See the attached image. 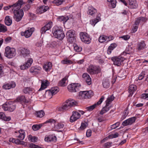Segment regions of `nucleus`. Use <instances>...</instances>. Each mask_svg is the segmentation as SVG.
Segmentation results:
<instances>
[{"label": "nucleus", "instance_id": "obj_48", "mask_svg": "<svg viewBox=\"0 0 148 148\" xmlns=\"http://www.w3.org/2000/svg\"><path fill=\"white\" fill-rule=\"evenodd\" d=\"M7 30V27L3 24L0 23V32L4 33Z\"/></svg>", "mask_w": 148, "mask_h": 148}, {"label": "nucleus", "instance_id": "obj_24", "mask_svg": "<svg viewBox=\"0 0 148 148\" xmlns=\"http://www.w3.org/2000/svg\"><path fill=\"white\" fill-rule=\"evenodd\" d=\"M15 83L14 82H11L9 83L5 84L3 86V88L5 89H9L11 88H14L16 86Z\"/></svg>", "mask_w": 148, "mask_h": 148}, {"label": "nucleus", "instance_id": "obj_36", "mask_svg": "<svg viewBox=\"0 0 148 148\" xmlns=\"http://www.w3.org/2000/svg\"><path fill=\"white\" fill-rule=\"evenodd\" d=\"M5 22L6 25H10L12 23V18L8 16H6L5 18Z\"/></svg>", "mask_w": 148, "mask_h": 148}, {"label": "nucleus", "instance_id": "obj_7", "mask_svg": "<svg viewBox=\"0 0 148 148\" xmlns=\"http://www.w3.org/2000/svg\"><path fill=\"white\" fill-rule=\"evenodd\" d=\"M79 35L82 42L87 44L90 42L91 38L87 33L85 32H81L79 34Z\"/></svg>", "mask_w": 148, "mask_h": 148}, {"label": "nucleus", "instance_id": "obj_29", "mask_svg": "<svg viewBox=\"0 0 148 148\" xmlns=\"http://www.w3.org/2000/svg\"><path fill=\"white\" fill-rule=\"evenodd\" d=\"M97 12V10L95 8L92 7H90L88 8L87 14L89 15L93 16Z\"/></svg>", "mask_w": 148, "mask_h": 148}, {"label": "nucleus", "instance_id": "obj_4", "mask_svg": "<svg viewBox=\"0 0 148 148\" xmlns=\"http://www.w3.org/2000/svg\"><path fill=\"white\" fill-rule=\"evenodd\" d=\"M93 95V93L91 90L81 91L79 93L78 98L80 99H88Z\"/></svg>", "mask_w": 148, "mask_h": 148}, {"label": "nucleus", "instance_id": "obj_2", "mask_svg": "<svg viewBox=\"0 0 148 148\" xmlns=\"http://www.w3.org/2000/svg\"><path fill=\"white\" fill-rule=\"evenodd\" d=\"M16 55V49L14 48L6 47L5 49V56L8 58H12Z\"/></svg>", "mask_w": 148, "mask_h": 148}, {"label": "nucleus", "instance_id": "obj_17", "mask_svg": "<svg viewBox=\"0 0 148 148\" xmlns=\"http://www.w3.org/2000/svg\"><path fill=\"white\" fill-rule=\"evenodd\" d=\"M52 23L51 22H48L42 28L41 33L42 34L45 33L46 32L49 30L52 27Z\"/></svg>", "mask_w": 148, "mask_h": 148}, {"label": "nucleus", "instance_id": "obj_59", "mask_svg": "<svg viewBox=\"0 0 148 148\" xmlns=\"http://www.w3.org/2000/svg\"><path fill=\"white\" fill-rule=\"evenodd\" d=\"M30 72L31 73H35V74H37L38 73V71H36V70L35 66L31 67L30 70Z\"/></svg>", "mask_w": 148, "mask_h": 148}, {"label": "nucleus", "instance_id": "obj_58", "mask_svg": "<svg viewBox=\"0 0 148 148\" xmlns=\"http://www.w3.org/2000/svg\"><path fill=\"white\" fill-rule=\"evenodd\" d=\"M128 114V112L127 110H125L123 113V114L121 117V119L122 120L125 119L127 116Z\"/></svg>", "mask_w": 148, "mask_h": 148}, {"label": "nucleus", "instance_id": "obj_60", "mask_svg": "<svg viewBox=\"0 0 148 148\" xmlns=\"http://www.w3.org/2000/svg\"><path fill=\"white\" fill-rule=\"evenodd\" d=\"M9 103L4 104L2 106V108L5 111H9Z\"/></svg>", "mask_w": 148, "mask_h": 148}, {"label": "nucleus", "instance_id": "obj_11", "mask_svg": "<svg viewBox=\"0 0 148 148\" xmlns=\"http://www.w3.org/2000/svg\"><path fill=\"white\" fill-rule=\"evenodd\" d=\"M34 30V27L29 28L24 32H21V35L22 36H24L26 38H28L31 36Z\"/></svg>", "mask_w": 148, "mask_h": 148}, {"label": "nucleus", "instance_id": "obj_43", "mask_svg": "<svg viewBox=\"0 0 148 148\" xmlns=\"http://www.w3.org/2000/svg\"><path fill=\"white\" fill-rule=\"evenodd\" d=\"M49 90L53 95L56 94L59 91V89L58 87H56L52 88Z\"/></svg>", "mask_w": 148, "mask_h": 148}, {"label": "nucleus", "instance_id": "obj_10", "mask_svg": "<svg viewBox=\"0 0 148 148\" xmlns=\"http://www.w3.org/2000/svg\"><path fill=\"white\" fill-rule=\"evenodd\" d=\"M20 52V55L25 58L29 57L30 56V51L29 50L24 47H22L19 50Z\"/></svg>", "mask_w": 148, "mask_h": 148}, {"label": "nucleus", "instance_id": "obj_20", "mask_svg": "<svg viewBox=\"0 0 148 148\" xmlns=\"http://www.w3.org/2000/svg\"><path fill=\"white\" fill-rule=\"evenodd\" d=\"M25 3L23 0H19L16 3L13 5L14 10H21L22 5Z\"/></svg>", "mask_w": 148, "mask_h": 148}, {"label": "nucleus", "instance_id": "obj_63", "mask_svg": "<svg viewBox=\"0 0 148 148\" xmlns=\"http://www.w3.org/2000/svg\"><path fill=\"white\" fill-rule=\"evenodd\" d=\"M120 38H122L125 40H128L130 38V36L129 35H124L120 37Z\"/></svg>", "mask_w": 148, "mask_h": 148}, {"label": "nucleus", "instance_id": "obj_44", "mask_svg": "<svg viewBox=\"0 0 148 148\" xmlns=\"http://www.w3.org/2000/svg\"><path fill=\"white\" fill-rule=\"evenodd\" d=\"M9 111L10 112L13 111L16 108V105L14 103L12 104L9 103Z\"/></svg>", "mask_w": 148, "mask_h": 148}, {"label": "nucleus", "instance_id": "obj_45", "mask_svg": "<svg viewBox=\"0 0 148 148\" xmlns=\"http://www.w3.org/2000/svg\"><path fill=\"white\" fill-rule=\"evenodd\" d=\"M69 19L68 16H62L58 18L59 20L60 21H62L63 23H65Z\"/></svg>", "mask_w": 148, "mask_h": 148}, {"label": "nucleus", "instance_id": "obj_50", "mask_svg": "<svg viewBox=\"0 0 148 148\" xmlns=\"http://www.w3.org/2000/svg\"><path fill=\"white\" fill-rule=\"evenodd\" d=\"M53 95L52 94L50 90H47L46 91L45 96L48 99H50L52 98Z\"/></svg>", "mask_w": 148, "mask_h": 148}, {"label": "nucleus", "instance_id": "obj_21", "mask_svg": "<svg viewBox=\"0 0 148 148\" xmlns=\"http://www.w3.org/2000/svg\"><path fill=\"white\" fill-rule=\"evenodd\" d=\"M101 14L100 13L98 14L96 18L92 19L90 21V23L94 26L96 23L101 20Z\"/></svg>", "mask_w": 148, "mask_h": 148}, {"label": "nucleus", "instance_id": "obj_61", "mask_svg": "<svg viewBox=\"0 0 148 148\" xmlns=\"http://www.w3.org/2000/svg\"><path fill=\"white\" fill-rule=\"evenodd\" d=\"M14 8L13 5H9L4 7L3 9L5 10H7L10 8H11L13 11L14 10V9H13Z\"/></svg>", "mask_w": 148, "mask_h": 148}, {"label": "nucleus", "instance_id": "obj_40", "mask_svg": "<svg viewBox=\"0 0 148 148\" xmlns=\"http://www.w3.org/2000/svg\"><path fill=\"white\" fill-rule=\"evenodd\" d=\"M56 123L55 120L50 119L49 120H48L47 121H46L44 123H40L39 124V125H38L39 127V129L42 127V126L45 124L46 123Z\"/></svg>", "mask_w": 148, "mask_h": 148}, {"label": "nucleus", "instance_id": "obj_51", "mask_svg": "<svg viewBox=\"0 0 148 148\" xmlns=\"http://www.w3.org/2000/svg\"><path fill=\"white\" fill-rule=\"evenodd\" d=\"M45 115V113L44 111L41 110L40 111L36 112V115L37 116V117L42 118V117Z\"/></svg>", "mask_w": 148, "mask_h": 148}, {"label": "nucleus", "instance_id": "obj_49", "mask_svg": "<svg viewBox=\"0 0 148 148\" xmlns=\"http://www.w3.org/2000/svg\"><path fill=\"white\" fill-rule=\"evenodd\" d=\"M107 1L111 4L112 8H114L116 7V0H107Z\"/></svg>", "mask_w": 148, "mask_h": 148}, {"label": "nucleus", "instance_id": "obj_39", "mask_svg": "<svg viewBox=\"0 0 148 148\" xmlns=\"http://www.w3.org/2000/svg\"><path fill=\"white\" fill-rule=\"evenodd\" d=\"M110 82L108 79H106L103 80L102 84L104 88H108L109 87L110 85Z\"/></svg>", "mask_w": 148, "mask_h": 148}, {"label": "nucleus", "instance_id": "obj_19", "mask_svg": "<svg viewBox=\"0 0 148 148\" xmlns=\"http://www.w3.org/2000/svg\"><path fill=\"white\" fill-rule=\"evenodd\" d=\"M134 51L133 47L131 46H128L127 47L125 51L121 53V55L125 56L126 54H130L132 53Z\"/></svg>", "mask_w": 148, "mask_h": 148}, {"label": "nucleus", "instance_id": "obj_9", "mask_svg": "<svg viewBox=\"0 0 148 148\" xmlns=\"http://www.w3.org/2000/svg\"><path fill=\"white\" fill-rule=\"evenodd\" d=\"M146 21V19L144 17H140L137 18L135 22L134 25L132 29L133 32L134 33L136 32L138 27V25L139 23L141 22H145Z\"/></svg>", "mask_w": 148, "mask_h": 148}, {"label": "nucleus", "instance_id": "obj_53", "mask_svg": "<svg viewBox=\"0 0 148 148\" xmlns=\"http://www.w3.org/2000/svg\"><path fill=\"white\" fill-rule=\"evenodd\" d=\"M33 60L32 58H28L27 60L25 63V64L27 65V66H28L29 67L31 66L32 64L33 63Z\"/></svg>", "mask_w": 148, "mask_h": 148}, {"label": "nucleus", "instance_id": "obj_38", "mask_svg": "<svg viewBox=\"0 0 148 148\" xmlns=\"http://www.w3.org/2000/svg\"><path fill=\"white\" fill-rule=\"evenodd\" d=\"M0 119L5 121H9L11 118L9 116H6L5 114L3 112H0Z\"/></svg>", "mask_w": 148, "mask_h": 148}, {"label": "nucleus", "instance_id": "obj_3", "mask_svg": "<svg viewBox=\"0 0 148 148\" xmlns=\"http://www.w3.org/2000/svg\"><path fill=\"white\" fill-rule=\"evenodd\" d=\"M13 13L14 15L13 17L16 21L18 22L22 20L24 15V13L22 9L14 10Z\"/></svg>", "mask_w": 148, "mask_h": 148}, {"label": "nucleus", "instance_id": "obj_15", "mask_svg": "<svg viewBox=\"0 0 148 148\" xmlns=\"http://www.w3.org/2000/svg\"><path fill=\"white\" fill-rule=\"evenodd\" d=\"M104 98L105 97L104 96H102L101 98L99 100V101L96 103L94 104L93 105L90 106L89 107H87L86 108L87 110L89 111L92 110L95 108L97 105H100L102 103L103 101Z\"/></svg>", "mask_w": 148, "mask_h": 148}, {"label": "nucleus", "instance_id": "obj_22", "mask_svg": "<svg viewBox=\"0 0 148 148\" xmlns=\"http://www.w3.org/2000/svg\"><path fill=\"white\" fill-rule=\"evenodd\" d=\"M70 108V107L66 101L65 103L62 106L58 107L57 110L58 111H62L67 110Z\"/></svg>", "mask_w": 148, "mask_h": 148}, {"label": "nucleus", "instance_id": "obj_35", "mask_svg": "<svg viewBox=\"0 0 148 148\" xmlns=\"http://www.w3.org/2000/svg\"><path fill=\"white\" fill-rule=\"evenodd\" d=\"M117 46V45L115 43L111 44L108 47L107 50V53L110 54L111 53L112 51Z\"/></svg>", "mask_w": 148, "mask_h": 148}, {"label": "nucleus", "instance_id": "obj_64", "mask_svg": "<svg viewBox=\"0 0 148 148\" xmlns=\"http://www.w3.org/2000/svg\"><path fill=\"white\" fill-rule=\"evenodd\" d=\"M29 138H30V140L32 142H36L37 139V138L36 136L32 137L31 136H29Z\"/></svg>", "mask_w": 148, "mask_h": 148}, {"label": "nucleus", "instance_id": "obj_6", "mask_svg": "<svg viewBox=\"0 0 148 148\" xmlns=\"http://www.w3.org/2000/svg\"><path fill=\"white\" fill-rule=\"evenodd\" d=\"M87 71L90 74H97L100 72V68L99 66L91 65L87 69Z\"/></svg>", "mask_w": 148, "mask_h": 148}, {"label": "nucleus", "instance_id": "obj_54", "mask_svg": "<svg viewBox=\"0 0 148 148\" xmlns=\"http://www.w3.org/2000/svg\"><path fill=\"white\" fill-rule=\"evenodd\" d=\"M120 124V123L119 122H116V123L112 125H111L110 128L111 129L109 130H112V129H114L118 127L119 126V125Z\"/></svg>", "mask_w": 148, "mask_h": 148}, {"label": "nucleus", "instance_id": "obj_26", "mask_svg": "<svg viewBox=\"0 0 148 148\" xmlns=\"http://www.w3.org/2000/svg\"><path fill=\"white\" fill-rule=\"evenodd\" d=\"M129 7L131 8H136L138 7L136 0H129Z\"/></svg>", "mask_w": 148, "mask_h": 148}, {"label": "nucleus", "instance_id": "obj_25", "mask_svg": "<svg viewBox=\"0 0 148 148\" xmlns=\"http://www.w3.org/2000/svg\"><path fill=\"white\" fill-rule=\"evenodd\" d=\"M49 84V82L47 80L42 81L41 82V86L39 91H41L47 88Z\"/></svg>", "mask_w": 148, "mask_h": 148}, {"label": "nucleus", "instance_id": "obj_30", "mask_svg": "<svg viewBox=\"0 0 148 148\" xmlns=\"http://www.w3.org/2000/svg\"><path fill=\"white\" fill-rule=\"evenodd\" d=\"M66 103H67L69 106L71 107L74 106L77 104V102L75 100L72 99H69L66 101Z\"/></svg>", "mask_w": 148, "mask_h": 148}, {"label": "nucleus", "instance_id": "obj_41", "mask_svg": "<svg viewBox=\"0 0 148 148\" xmlns=\"http://www.w3.org/2000/svg\"><path fill=\"white\" fill-rule=\"evenodd\" d=\"M16 102H25L26 101L25 97L24 96H21L18 97L15 100Z\"/></svg>", "mask_w": 148, "mask_h": 148}, {"label": "nucleus", "instance_id": "obj_14", "mask_svg": "<svg viewBox=\"0 0 148 148\" xmlns=\"http://www.w3.org/2000/svg\"><path fill=\"white\" fill-rule=\"evenodd\" d=\"M80 116V114L78 112L73 111L72 115L70 117V121L73 123L79 119Z\"/></svg>", "mask_w": 148, "mask_h": 148}, {"label": "nucleus", "instance_id": "obj_1", "mask_svg": "<svg viewBox=\"0 0 148 148\" xmlns=\"http://www.w3.org/2000/svg\"><path fill=\"white\" fill-rule=\"evenodd\" d=\"M52 32L53 36L60 40H62L65 36L62 29L60 27H54L52 29Z\"/></svg>", "mask_w": 148, "mask_h": 148}, {"label": "nucleus", "instance_id": "obj_56", "mask_svg": "<svg viewBox=\"0 0 148 148\" xmlns=\"http://www.w3.org/2000/svg\"><path fill=\"white\" fill-rule=\"evenodd\" d=\"M106 36H101L99 37V42L102 43L106 41Z\"/></svg>", "mask_w": 148, "mask_h": 148}, {"label": "nucleus", "instance_id": "obj_13", "mask_svg": "<svg viewBox=\"0 0 148 148\" xmlns=\"http://www.w3.org/2000/svg\"><path fill=\"white\" fill-rule=\"evenodd\" d=\"M136 120L135 117H132L124 121L122 123V125L124 126L130 125L135 122Z\"/></svg>", "mask_w": 148, "mask_h": 148}, {"label": "nucleus", "instance_id": "obj_62", "mask_svg": "<svg viewBox=\"0 0 148 148\" xmlns=\"http://www.w3.org/2000/svg\"><path fill=\"white\" fill-rule=\"evenodd\" d=\"M145 73L144 72H142L139 75L138 77L139 80H141L145 77Z\"/></svg>", "mask_w": 148, "mask_h": 148}, {"label": "nucleus", "instance_id": "obj_52", "mask_svg": "<svg viewBox=\"0 0 148 148\" xmlns=\"http://www.w3.org/2000/svg\"><path fill=\"white\" fill-rule=\"evenodd\" d=\"M64 0H54L52 1V3L56 5H61Z\"/></svg>", "mask_w": 148, "mask_h": 148}, {"label": "nucleus", "instance_id": "obj_27", "mask_svg": "<svg viewBox=\"0 0 148 148\" xmlns=\"http://www.w3.org/2000/svg\"><path fill=\"white\" fill-rule=\"evenodd\" d=\"M136 86L134 84L130 85L129 87V96H132L134 92L136 90Z\"/></svg>", "mask_w": 148, "mask_h": 148}, {"label": "nucleus", "instance_id": "obj_31", "mask_svg": "<svg viewBox=\"0 0 148 148\" xmlns=\"http://www.w3.org/2000/svg\"><path fill=\"white\" fill-rule=\"evenodd\" d=\"M9 141L10 142H11L13 143H15L17 144L23 145L24 143L23 141H21L18 139H15L12 138H10Z\"/></svg>", "mask_w": 148, "mask_h": 148}, {"label": "nucleus", "instance_id": "obj_32", "mask_svg": "<svg viewBox=\"0 0 148 148\" xmlns=\"http://www.w3.org/2000/svg\"><path fill=\"white\" fill-rule=\"evenodd\" d=\"M146 46L145 42L143 41L139 42L138 44L137 49L140 51L144 49Z\"/></svg>", "mask_w": 148, "mask_h": 148}, {"label": "nucleus", "instance_id": "obj_42", "mask_svg": "<svg viewBox=\"0 0 148 148\" xmlns=\"http://www.w3.org/2000/svg\"><path fill=\"white\" fill-rule=\"evenodd\" d=\"M114 99V97L113 95H111L110 97H108L106 101V104L110 105Z\"/></svg>", "mask_w": 148, "mask_h": 148}, {"label": "nucleus", "instance_id": "obj_47", "mask_svg": "<svg viewBox=\"0 0 148 148\" xmlns=\"http://www.w3.org/2000/svg\"><path fill=\"white\" fill-rule=\"evenodd\" d=\"M56 123H52V124H54V126L55 127H56L58 129H60L63 128L64 126V124L62 123H58L57 124H56L57 123L56 122Z\"/></svg>", "mask_w": 148, "mask_h": 148}, {"label": "nucleus", "instance_id": "obj_8", "mask_svg": "<svg viewBox=\"0 0 148 148\" xmlns=\"http://www.w3.org/2000/svg\"><path fill=\"white\" fill-rule=\"evenodd\" d=\"M81 85L79 84H71L68 86L69 91L71 92H75L78 91L81 88Z\"/></svg>", "mask_w": 148, "mask_h": 148}, {"label": "nucleus", "instance_id": "obj_16", "mask_svg": "<svg viewBox=\"0 0 148 148\" xmlns=\"http://www.w3.org/2000/svg\"><path fill=\"white\" fill-rule=\"evenodd\" d=\"M49 9V7L48 6L42 5L38 7L36 10V13L41 14L46 12Z\"/></svg>", "mask_w": 148, "mask_h": 148}, {"label": "nucleus", "instance_id": "obj_23", "mask_svg": "<svg viewBox=\"0 0 148 148\" xmlns=\"http://www.w3.org/2000/svg\"><path fill=\"white\" fill-rule=\"evenodd\" d=\"M52 66V64L51 62H47L44 64L43 69L46 72L49 71L51 69Z\"/></svg>", "mask_w": 148, "mask_h": 148}, {"label": "nucleus", "instance_id": "obj_12", "mask_svg": "<svg viewBox=\"0 0 148 148\" xmlns=\"http://www.w3.org/2000/svg\"><path fill=\"white\" fill-rule=\"evenodd\" d=\"M25 132L23 130H20L18 131L15 132V136L16 137L18 138L19 140H23L25 136Z\"/></svg>", "mask_w": 148, "mask_h": 148}, {"label": "nucleus", "instance_id": "obj_55", "mask_svg": "<svg viewBox=\"0 0 148 148\" xmlns=\"http://www.w3.org/2000/svg\"><path fill=\"white\" fill-rule=\"evenodd\" d=\"M61 62L63 64H71L73 62L70 60H69L67 59H66L63 60H62Z\"/></svg>", "mask_w": 148, "mask_h": 148}, {"label": "nucleus", "instance_id": "obj_57", "mask_svg": "<svg viewBox=\"0 0 148 148\" xmlns=\"http://www.w3.org/2000/svg\"><path fill=\"white\" fill-rule=\"evenodd\" d=\"M74 50L77 52H80L82 50V48L77 45H74Z\"/></svg>", "mask_w": 148, "mask_h": 148}, {"label": "nucleus", "instance_id": "obj_28", "mask_svg": "<svg viewBox=\"0 0 148 148\" xmlns=\"http://www.w3.org/2000/svg\"><path fill=\"white\" fill-rule=\"evenodd\" d=\"M111 107L112 106L110 105L106 104L105 106L102 108L100 112V114H103L109 111Z\"/></svg>", "mask_w": 148, "mask_h": 148}, {"label": "nucleus", "instance_id": "obj_34", "mask_svg": "<svg viewBox=\"0 0 148 148\" xmlns=\"http://www.w3.org/2000/svg\"><path fill=\"white\" fill-rule=\"evenodd\" d=\"M68 76H65L62 80L60 81L58 83L59 86H66V81L67 79Z\"/></svg>", "mask_w": 148, "mask_h": 148}, {"label": "nucleus", "instance_id": "obj_46", "mask_svg": "<svg viewBox=\"0 0 148 148\" xmlns=\"http://www.w3.org/2000/svg\"><path fill=\"white\" fill-rule=\"evenodd\" d=\"M125 71H121L118 73V76L121 79H124L125 77Z\"/></svg>", "mask_w": 148, "mask_h": 148}, {"label": "nucleus", "instance_id": "obj_33", "mask_svg": "<svg viewBox=\"0 0 148 148\" xmlns=\"http://www.w3.org/2000/svg\"><path fill=\"white\" fill-rule=\"evenodd\" d=\"M23 92L25 94H32L34 92V90L32 88L26 87L24 88Z\"/></svg>", "mask_w": 148, "mask_h": 148}, {"label": "nucleus", "instance_id": "obj_37", "mask_svg": "<svg viewBox=\"0 0 148 148\" xmlns=\"http://www.w3.org/2000/svg\"><path fill=\"white\" fill-rule=\"evenodd\" d=\"M88 123L87 122H82L81 126L79 128V131H83L88 127Z\"/></svg>", "mask_w": 148, "mask_h": 148}, {"label": "nucleus", "instance_id": "obj_18", "mask_svg": "<svg viewBox=\"0 0 148 148\" xmlns=\"http://www.w3.org/2000/svg\"><path fill=\"white\" fill-rule=\"evenodd\" d=\"M75 34V31L72 30H69L66 33V35L68 37V40L71 42H73V40H74L73 36Z\"/></svg>", "mask_w": 148, "mask_h": 148}, {"label": "nucleus", "instance_id": "obj_5", "mask_svg": "<svg viewBox=\"0 0 148 148\" xmlns=\"http://www.w3.org/2000/svg\"><path fill=\"white\" fill-rule=\"evenodd\" d=\"M125 58L121 56H114L111 58L113 62V64L115 65L119 66L121 65Z\"/></svg>", "mask_w": 148, "mask_h": 148}]
</instances>
